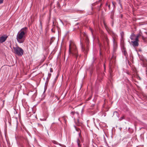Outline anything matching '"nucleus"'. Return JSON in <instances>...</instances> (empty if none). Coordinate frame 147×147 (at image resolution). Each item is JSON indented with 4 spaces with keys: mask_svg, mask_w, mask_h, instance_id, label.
Masks as SVG:
<instances>
[{
    "mask_svg": "<svg viewBox=\"0 0 147 147\" xmlns=\"http://www.w3.org/2000/svg\"><path fill=\"white\" fill-rule=\"evenodd\" d=\"M111 72H112L111 71H110V75L111 76Z\"/></svg>",
    "mask_w": 147,
    "mask_h": 147,
    "instance_id": "nucleus-25",
    "label": "nucleus"
},
{
    "mask_svg": "<svg viewBox=\"0 0 147 147\" xmlns=\"http://www.w3.org/2000/svg\"><path fill=\"white\" fill-rule=\"evenodd\" d=\"M77 115H79V113L78 112H76V113Z\"/></svg>",
    "mask_w": 147,
    "mask_h": 147,
    "instance_id": "nucleus-26",
    "label": "nucleus"
},
{
    "mask_svg": "<svg viewBox=\"0 0 147 147\" xmlns=\"http://www.w3.org/2000/svg\"><path fill=\"white\" fill-rule=\"evenodd\" d=\"M4 0H0V4L3 3Z\"/></svg>",
    "mask_w": 147,
    "mask_h": 147,
    "instance_id": "nucleus-20",
    "label": "nucleus"
},
{
    "mask_svg": "<svg viewBox=\"0 0 147 147\" xmlns=\"http://www.w3.org/2000/svg\"><path fill=\"white\" fill-rule=\"evenodd\" d=\"M104 69H105V64H104Z\"/></svg>",
    "mask_w": 147,
    "mask_h": 147,
    "instance_id": "nucleus-23",
    "label": "nucleus"
},
{
    "mask_svg": "<svg viewBox=\"0 0 147 147\" xmlns=\"http://www.w3.org/2000/svg\"><path fill=\"white\" fill-rule=\"evenodd\" d=\"M77 142L78 147H81V144H80V141L79 139H77Z\"/></svg>",
    "mask_w": 147,
    "mask_h": 147,
    "instance_id": "nucleus-9",
    "label": "nucleus"
},
{
    "mask_svg": "<svg viewBox=\"0 0 147 147\" xmlns=\"http://www.w3.org/2000/svg\"><path fill=\"white\" fill-rule=\"evenodd\" d=\"M51 30H52V32H53V29H51Z\"/></svg>",
    "mask_w": 147,
    "mask_h": 147,
    "instance_id": "nucleus-28",
    "label": "nucleus"
},
{
    "mask_svg": "<svg viewBox=\"0 0 147 147\" xmlns=\"http://www.w3.org/2000/svg\"><path fill=\"white\" fill-rule=\"evenodd\" d=\"M84 34H85V36H86V40L87 41H88V38L87 37V36L86 34H85V33H84Z\"/></svg>",
    "mask_w": 147,
    "mask_h": 147,
    "instance_id": "nucleus-17",
    "label": "nucleus"
},
{
    "mask_svg": "<svg viewBox=\"0 0 147 147\" xmlns=\"http://www.w3.org/2000/svg\"><path fill=\"white\" fill-rule=\"evenodd\" d=\"M51 76V74L50 73H48V78H50Z\"/></svg>",
    "mask_w": 147,
    "mask_h": 147,
    "instance_id": "nucleus-16",
    "label": "nucleus"
},
{
    "mask_svg": "<svg viewBox=\"0 0 147 147\" xmlns=\"http://www.w3.org/2000/svg\"><path fill=\"white\" fill-rule=\"evenodd\" d=\"M112 4H113V5L114 6L115 5L114 4V3L113 2H112Z\"/></svg>",
    "mask_w": 147,
    "mask_h": 147,
    "instance_id": "nucleus-27",
    "label": "nucleus"
},
{
    "mask_svg": "<svg viewBox=\"0 0 147 147\" xmlns=\"http://www.w3.org/2000/svg\"><path fill=\"white\" fill-rule=\"evenodd\" d=\"M27 29V28L26 27L24 28L21 30L20 32L18 33L16 39L19 43H21L24 42L25 34L26 32Z\"/></svg>",
    "mask_w": 147,
    "mask_h": 147,
    "instance_id": "nucleus-1",
    "label": "nucleus"
},
{
    "mask_svg": "<svg viewBox=\"0 0 147 147\" xmlns=\"http://www.w3.org/2000/svg\"><path fill=\"white\" fill-rule=\"evenodd\" d=\"M40 25L41 27V28L42 27V24H41V21H40Z\"/></svg>",
    "mask_w": 147,
    "mask_h": 147,
    "instance_id": "nucleus-21",
    "label": "nucleus"
},
{
    "mask_svg": "<svg viewBox=\"0 0 147 147\" xmlns=\"http://www.w3.org/2000/svg\"><path fill=\"white\" fill-rule=\"evenodd\" d=\"M141 36V35L140 34H138L137 36H136V39L138 40L139 37Z\"/></svg>",
    "mask_w": 147,
    "mask_h": 147,
    "instance_id": "nucleus-13",
    "label": "nucleus"
},
{
    "mask_svg": "<svg viewBox=\"0 0 147 147\" xmlns=\"http://www.w3.org/2000/svg\"><path fill=\"white\" fill-rule=\"evenodd\" d=\"M7 38V36L6 35H4L0 37V42L3 43L4 42Z\"/></svg>",
    "mask_w": 147,
    "mask_h": 147,
    "instance_id": "nucleus-7",
    "label": "nucleus"
},
{
    "mask_svg": "<svg viewBox=\"0 0 147 147\" xmlns=\"http://www.w3.org/2000/svg\"><path fill=\"white\" fill-rule=\"evenodd\" d=\"M121 47L122 52L124 55L126 56L127 55V53L126 48L124 47L123 41V42H121Z\"/></svg>",
    "mask_w": 147,
    "mask_h": 147,
    "instance_id": "nucleus-4",
    "label": "nucleus"
},
{
    "mask_svg": "<svg viewBox=\"0 0 147 147\" xmlns=\"http://www.w3.org/2000/svg\"><path fill=\"white\" fill-rule=\"evenodd\" d=\"M80 45H81V48L82 49V51H84L85 50V49L84 48V46H83V45L82 44L81 42Z\"/></svg>",
    "mask_w": 147,
    "mask_h": 147,
    "instance_id": "nucleus-10",
    "label": "nucleus"
},
{
    "mask_svg": "<svg viewBox=\"0 0 147 147\" xmlns=\"http://www.w3.org/2000/svg\"><path fill=\"white\" fill-rule=\"evenodd\" d=\"M108 5L107 3H106V5Z\"/></svg>",
    "mask_w": 147,
    "mask_h": 147,
    "instance_id": "nucleus-29",
    "label": "nucleus"
},
{
    "mask_svg": "<svg viewBox=\"0 0 147 147\" xmlns=\"http://www.w3.org/2000/svg\"><path fill=\"white\" fill-rule=\"evenodd\" d=\"M50 72H53V69L51 68H50Z\"/></svg>",
    "mask_w": 147,
    "mask_h": 147,
    "instance_id": "nucleus-19",
    "label": "nucleus"
},
{
    "mask_svg": "<svg viewBox=\"0 0 147 147\" xmlns=\"http://www.w3.org/2000/svg\"><path fill=\"white\" fill-rule=\"evenodd\" d=\"M124 116H123V117H121V118H120V119H119V120H122V119H124Z\"/></svg>",
    "mask_w": 147,
    "mask_h": 147,
    "instance_id": "nucleus-18",
    "label": "nucleus"
},
{
    "mask_svg": "<svg viewBox=\"0 0 147 147\" xmlns=\"http://www.w3.org/2000/svg\"><path fill=\"white\" fill-rule=\"evenodd\" d=\"M13 49L14 51V53L18 55L21 56L23 54V50L22 49L18 46H16V47H13Z\"/></svg>",
    "mask_w": 147,
    "mask_h": 147,
    "instance_id": "nucleus-3",
    "label": "nucleus"
},
{
    "mask_svg": "<svg viewBox=\"0 0 147 147\" xmlns=\"http://www.w3.org/2000/svg\"><path fill=\"white\" fill-rule=\"evenodd\" d=\"M108 7L109 8V9H110V5H109L108 6Z\"/></svg>",
    "mask_w": 147,
    "mask_h": 147,
    "instance_id": "nucleus-24",
    "label": "nucleus"
},
{
    "mask_svg": "<svg viewBox=\"0 0 147 147\" xmlns=\"http://www.w3.org/2000/svg\"><path fill=\"white\" fill-rule=\"evenodd\" d=\"M38 125L39 126H40H40H42V125H41V124H38Z\"/></svg>",
    "mask_w": 147,
    "mask_h": 147,
    "instance_id": "nucleus-22",
    "label": "nucleus"
},
{
    "mask_svg": "<svg viewBox=\"0 0 147 147\" xmlns=\"http://www.w3.org/2000/svg\"><path fill=\"white\" fill-rule=\"evenodd\" d=\"M89 30L91 32V34H92V36H93V30L90 27L89 28Z\"/></svg>",
    "mask_w": 147,
    "mask_h": 147,
    "instance_id": "nucleus-12",
    "label": "nucleus"
},
{
    "mask_svg": "<svg viewBox=\"0 0 147 147\" xmlns=\"http://www.w3.org/2000/svg\"><path fill=\"white\" fill-rule=\"evenodd\" d=\"M78 121H79V120H78Z\"/></svg>",
    "mask_w": 147,
    "mask_h": 147,
    "instance_id": "nucleus-31",
    "label": "nucleus"
},
{
    "mask_svg": "<svg viewBox=\"0 0 147 147\" xmlns=\"http://www.w3.org/2000/svg\"><path fill=\"white\" fill-rule=\"evenodd\" d=\"M138 41V40L136 39V40L131 41V43H132V45L134 47H136L138 46L139 45Z\"/></svg>",
    "mask_w": 147,
    "mask_h": 147,
    "instance_id": "nucleus-6",
    "label": "nucleus"
},
{
    "mask_svg": "<svg viewBox=\"0 0 147 147\" xmlns=\"http://www.w3.org/2000/svg\"><path fill=\"white\" fill-rule=\"evenodd\" d=\"M114 11H112L111 13L110 17L112 19H113V16L114 14Z\"/></svg>",
    "mask_w": 147,
    "mask_h": 147,
    "instance_id": "nucleus-11",
    "label": "nucleus"
},
{
    "mask_svg": "<svg viewBox=\"0 0 147 147\" xmlns=\"http://www.w3.org/2000/svg\"><path fill=\"white\" fill-rule=\"evenodd\" d=\"M69 52L73 56L77 58L78 56V51L76 45L74 43H70L69 45Z\"/></svg>",
    "mask_w": 147,
    "mask_h": 147,
    "instance_id": "nucleus-2",
    "label": "nucleus"
},
{
    "mask_svg": "<svg viewBox=\"0 0 147 147\" xmlns=\"http://www.w3.org/2000/svg\"><path fill=\"white\" fill-rule=\"evenodd\" d=\"M76 113V112L74 111H72L71 112V115H74Z\"/></svg>",
    "mask_w": 147,
    "mask_h": 147,
    "instance_id": "nucleus-15",
    "label": "nucleus"
},
{
    "mask_svg": "<svg viewBox=\"0 0 147 147\" xmlns=\"http://www.w3.org/2000/svg\"><path fill=\"white\" fill-rule=\"evenodd\" d=\"M113 50L114 52H115L117 50V42L115 40V39L114 38H113Z\"/></svg>",
    "mask_w": 147,
    "mask_h": 147,
    "instance_id": "nucleus-5",
    "label": "nucleus"
},
{
    "mask_svg": "<svg viewBox=\"0 0 147 147\" xmlns=\"http://www.w3.org/2000/svg\"><path fill=\"white\" fill-rule=\"evenodd\" d=\"M130 38L132 41L134 40L136 38V35L134 33H132L130 35Z\"/></svg>",
    "mask_w": 147,
    "mask_h": 147,
    "instance_id": "nucleus-8",
    "label": "nucleus"
},
{
    "mask_svg": "<svg viewBox=\"0 0 147 147\" xmlns=\"http://www.w3.org/2000/svg\"><path fill=\"white\" fill-rule=\"evenodd\" d=\"M52 142L54 143V144H57L58 142L55 140H53L52 141Z\"/></svg>",
    "mask_w": 147,
    "mask_h": 147,
    "instance_id": "nucleus-14",
    "label": "nucleus"
},
{
    "mask_svg": "<svg viewBox=\"0 0 147 147\" xmlns=\"http://www.w3.org/2000/svg\"><path fill=\"white\" fill-rule=\"evenodd\" d=\"M26 131L27 132V131L26 130V129H25Z\"/></svg>",
    "mask_w": 147,
    "mask_h": 147,
    "instance_id": "nucleus-30",
    "label": "nucleus"
}]
</instances>
